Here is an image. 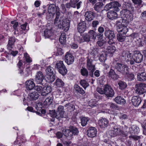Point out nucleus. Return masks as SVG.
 Segmentation results:
<instances>
[{
    "mask_svg": "<svg viewBox=\"0 0 146 146\" xmlns=\"http://www.w3.org/2000/svg\"><path fill=\"white\" fill-rule=\"evenodd\" d=\"M106 105L108 108H109L111 110H118V106L112 102H108L106 104Z\"/></svg>",
    "mask_w": 146,
    "mask_h": 146,
    "instance_id": "58836bf2",
    "label": "nucleus"
},
{
    "mask_svg": "<svg viewBox=\"0 0 146 146\" xmlns=\"http://www.w3.org/2000/svg\"><path fill=\"white\" fill-rule=\"evenodd\" d=\"M45 71L46 75L45 79L46 82H53L56 79L54 68L51 66H49L46 69Z\"/></svg>",
    "mask_w": 146,
    "mask_h": 146,
    "instance_id": "39448f33",
    "label": "nucleus"
},
{
    "mask_svg": "<svg viewBox=\"0 0 146 146\" xmlns=\"http://www.w3.org/2000/svg\"><path fill=\"white\" fill-rule=\"evenodd\" d=\"M105 89L104 94L108 97H112L114 95V93L113 90L111 86L108 84L104 86Z\"/></svg>",
    "mask_w": 146,
    "mask_h": 146,
    "instance_id": "2eb2a0df",
    "label": "nucleus"
},
{
    "mask_svg": "<svg viewBox=\"0 0 146 146\" xmlns=\"http://www.w3.org/2000/svg\"><path fill=\"white\" fill-rule=\"evenodd\" d=\"M87 133L88 137H94L96 135L97 131L95 127H91L87 130Z\"/></svg>",
    "mask_w": 146,
    "mask_h": 146,
    "instance_id": "412c9836",
    "label": "nucleus"
},
{
    "mask_svg": "<svg viewBox=\"0 0 146 146\" xmlns=\"http://www.w3.org/2000/svg\"><path fill=\"white\" fill-rule=\"evenodd\" d=\"M121 7V5L118 2L113 1L107 4L105 6L104 9L108 11L111 8H113L114 10L117 11H119V7Z\"/></svg>",
    "mask_w": 146,
    "mask_h": 146,
    "instance_id": "1a4fd4ad",
    "label": "nucleus"
},
{
    "mask_svg": "<svg viewBox=\"0 0 146 146\" xmlns=\"http://www.w3.org/2000/svg\"><path fill=\"white\" fill-rule=\"evenodd\" d=\"M55 68H57L59 73L62 75H66L67 70L62 61H58L56 64Z\"/></svg>",
    "mask_w": 146,
    "mask_h": 146,
    "instance_id": "9d476101",
    "label": "nucleus"
},
{
    "mask_svg": "<svg viewBox=\"0 0 146 146\" xmlns=\"http://www.w3.org/2000/svg\"><path fill=\"white\" fill-rule=\"evenodd\" d=\"M94 17V13L91 11H87L84 15L85 20L88 21L92 20Z\"/></svg>",
    "mask_w": 146,
    "mask_h": 146,
    "instance_id": "b1692460",
    "label": "nucleus"
},
{
    "mask_svg": "<svg viewBox=\"0 0 146 146\" xmlns=\"http://www.w3.org/2000/svg\"><path fill=\"white\" fill-rule=\"evenodd\" d=\"M105 42V41L104 40H100L97 42V44L98 46L103 48V46Z\"/></svg>",
    "mask_w": 146,
    "mask_h": 146,
    "instance_id": "052dcab7",
    "label": "nucleus"
},
{
    "mask_svg": "<svg viewBox=\"0 0 146 146\" xmlns=\"http://www.w3.org/2000/svg\"><path fill=\"white\" fill-rule=\"evenodd\" d=\"M39 96L38 93L36 91L32 92L27 97V100L28 101H32L37 100Z\"/></svg>",
    "mask_w": 146,
    "mask_h": 146,
    "instance_id": "5701e85b",
    "label": "nucleus"
},
{
    "mask_svg": "<svg viewBox=\"0 0 146 146\" xmlns=\"http://www.w3.org/2000/svg\"><path fill=\"white\" fill-rule=\"evenodd\" d=\"M87 34L91 40H95L97 35L96 32L93 30H90Z\"/></svg>",
    "mask_w": 146,
    "mask_h": 146,
    "instance_id": "f704fd0d",
    "label": "nucleus"
},
{
    "mask_svg": "<svg viewBox=\"0 0 146 146\" xmlns=\"http://www.w3.org/2000/svg\"><path fill=\"white\" fill-rule=\"evenodd\" d=\"M93 60L89 57L87 58L86 68L89 71V76L91 77L93 76V72L96 69L95 65L93 61Z\"/></svg>",
    "mask_w": 146,
    "mask_h": 146,
    "instance_id": "0eeeda50",
    "label": "nucleus"
},
{
    "mask_svg": "<svg viewBox=\"0 0 146 146\" xmlns=\"http://www.w3.org/2000/svg\"><path fill=\"white\" fill-rule=\"evenodd\" d=\"M91 41V40L87 33L84 34L81 37H79V41L81 43L84 42H88Z\"/></svg>",
    "mask_w": 146,
    "mask_h": 146,
    "instance_id": "c85d7f7f",
    "label": "nucleus"
},
{
    "mask_svg": "<svg viewBox=\"0 0 146 146\" xmlns=\"http://www.w3.org/2000/svg\"><path fill=\"white\" fill-rule=\"evenodd\" d=\"M117 31L121 33V34L125 35L128 32V28L126 27H122L121 26H117Z\"/></svg>",
    "mask_w": 146,
    "mask_h": 146,
    "instance_id": "2f4dec72",
    "label": "nucleus"
},
{
    "mask_svg": "<svg viewBox=\"0 0 146 146\" xmlns=\"http://www.w3.org/2000/svg\"><path fill=\"white\" fill-rule=\"evenodd\" d=\"M89 121L88 118L85 117H82L81 119V125L82 126H85Z\"/></svg>",
    "mask_w": 146,
    "mask_h": 146,
    "instance_id": "8fccbe9b",
    "label": "nucleus"
},
{
    "mask_svg": "<svg viewBox=\"0 0 146 146\" xmlns=\"http://www.w3.org/2000/svg\"><path fill=\"white\" fill-rule=\"evenodd\" d=\"M44 78L43 73L41 71H38L37 72L34 81L37 84H41Z\"/></svg>",
    "mask_w": 146,
    "mask_h": 146,
    "instance_id": "dca6fc26",
    "label": "nucleus"
},
{
    "mask_svg": "<svg viewBox=\"0 0 146 146\" xmlns=\"http://www.w3.org/2000/svg\"><path fill=\"white\" fill-rule=\"evenodd\" d=\"M114 129L115 132L113 130H110L109 131V134L111 136L113 137L115 136L117 134V133L121 136L125 137L127 136L129 133H131L129 130L130 129H132V128L131 127L128 128L127 126L124 125L122 127V130H120L119 128L115 127L114 128ZM132 133L133 132H132Z\"/></svg>",
    "mask_w": 146,
    "mask_h": 146,
    "instance_id": "f03ea898",
    "label": "nucleus"
},
{
    "mask_svg": "<svg viewBox=\"0 0 146 146\" xmlns=\"http://www.w3.org/2000/svg\"><path fill=\"white\" fill-rule=\"evenodd\" d=\"M66 37L65 34L64 33H62L59 38V40L61 44H64L66 42Z\"/></svg>",
    "mask_w": 146,
    "mask_h": 146,
    "instance_id": "c03bdc74",
    "label": "nucleus"
},
{
    "mask_svg": "<svg viewBox=\"0 0 146 146\" xmlns=\"http://www.w3.org/2000/svg\"><path fill=\"white\" fill-rule=\"evenodd\" d=\"M64 108L62 106H60L57 109L56 112L55 110H50V116L53 118L55 117L59 120H60L64 117Z\"/></svg>",
    "mask_w": 146,
    "mask_h": 146,
    "instance_id": "20e7f679",
    "label": "nucleus"
},
{
    "mask_svg": "<svg viewBox=\"0 0 146 146\" xmlns=\"http://www.w3.org/2000/svg\"><path fill=\"white\" fill-rule=\"evenodd\" d=\"M81 1H79V0H70L69 2L66 3L65 5L67 9H69L71 7L75 8L77 7L79 9L80 7Z\"/></svg>",
    "mask_w": 146,
    "mask_h": 146,
    "instance_id": "9b49d317",
    "label": "nucleus"
},
{
    "mask_svg": "<svg viewBox=\"0 0 146 146\" xmlns=\"http://www.w3.org/2000/svg\"><path fill=\"white\" fill-rule=\"evenodd\" d=\"M15 41V38L14 37H10L9 39L7 48L9 50H11L12 48V46L14 45Z\"/></svg>",
    "mask_w": 146,
    "mask_h": 146,
    "instance_id": "72a5a7b5",
    "label": "nucleus"
},
{
    "mask_svg": "<svg viewBox=\"0 0 146 146\" xmlns=\"http://www.w3.org/2000/svg\"><path fill=\"white\" fill-rule=\"evenodd\" d=\"M96 91L98 92L100 94H104L105 90L104 89V86L103 88L99 87H98L96 89Z\"/></svg>",
    "mask_w": 146,
    "mask_h": 146,
    "instance_id": "5fc2aeb1",
    "label": "nucleus"
},
{
    "mask_svg": "<svg viewBox=\"0 0 146 146\" xmlns=\"http://www.w3.org/2000/svg\"><path fill=\"white\" fill-rule=\"evenodd\" d=\"M124 54L127 58V60L131 65L141 63L143 60V55L138 51H134L132 54L130 52L123 51V54Z\"/></svg>",
    "mask_w": 146,
    "mask_h": 146,
    "instance_id": "f257e3e1",
    "label": "nucleus"
},
{
    "mask_svg": "<svg viewBox=\"0 0 146 146\" xmlns=\"http://www.w3.org/2000/svg\"><path fill=\"white\" fill-rule=\"evenodd\" d=\"M119 88L121 90L124 89L127 87L126 83L122 81H119L118 82Z\"/></svg>",
    "mask_w": 146,
    "mask_h": 146,
    "instance_id": "a18cd8bd",
    "label": "nucleus"
},
{
    "mask_svg": "<svg viewBox=\"0 0 146 146\" xmlns=\"http://www.w3.org/2000/svg\"><path fill=\"white\" fill-rule=\"evenodd\" d=\"M80 72L81 75L85 78L88 77L89 75L87 69L85 68H82L81 69Z\"/></svg>",
    "mask_w": 146,
    "mask_h": 146,
    "instance_id": "a19ab883",
    "label": "nucleus"
},
{
    "mask_svg": "<svg viewBox=\"0 0 146 146\" xmlns=\"http://www.w3.org/2000/svg\"><path fill=\"white\" fill-rule=\"evenodd\" d=\"M80 83L81 85L85 89L89 86V84L85 80H81Z\"/></svg>",
    "mask_w": 146,
    "mask_h": 146,
    "instance_id": "3c124183",
    "label": "nucleus"
},
{
    "mask_svg": "<svg viewBox=\"0 0 146 146\" xmlns=\"http://www.w3.org/2000/svg\"><path fill=\"white\" fill-rule=\"evenodd\" d=\"M87 29L86 24L85 21L79 23L77 26L78 32L80 33H84Z\"/></svg>",
    "mask_w": 146,
    "mask_h": 146,
    "instance_id": "a211bd4d",
    "label": "nucleus"
},
{
    "mask_svg": "<svg viewBox=\"0 0 146 146\" xmlns=\"http://www.w3.org/2000/svg\"><path fill=\"white\" fill-rule=\"evenodd\" d=\"M52 34L51 29H46L44 31V36L45 38H49Z\"/></svg>",
    "mask_w": 146,
    "mask_h": 146,
    "instance_id": "37998d69",
    "label": "nucleus"
},
{
    "mask_svg": "<svg viewBox=\"0 0 146 146\" xmlns=\"http://www.w3.org/2000/svg\"><path fill=\"white\" fill-rule=\"evenodd\" d=\"M104 35L108 39H113L115 37L113 31L109 29L105 30Z\"/></svg>",
    "mask_w": 146,
    "mask_h": 146,
    "instance_id": "cd10ccee",
    "label": "nucleus"
},
{
    "mask_svg": "<svg viewBox=\"0 0 146 146\" xmlns=\"http://www.w3.org/2000/svg\"><path fill=\"white\" fill-rule=\"evenodd\" d=\"M51 87L49 86H46L44 87L42 90L41 95L46 96L51 92Z\"/></svg>",
    "mask_w": 146,
    "mask_h": 146,
    "instance_id": "7c9ffc66",
    "label": "nucleus"
},
{
    "mask_svg": "<svg viewBox=\"0 0 146 146\" xmlns=\"http://www.w3.org/2000/svg\"><path fill=\"white\" fill-rule=\"evenodd\" d=\"M56 17L54 20V24L55 26H57L58 24H60V21H62L63 16H61L60 19L59 17L60 15V8L59 7H57L56 8Z\"/></svg>",
    "mask_w": 146,
    "mask_h": 146,
    "instance_id": "f3484780",
    "label": "nucleus"
},
{
    "mask_svg": "<svg viewBox=\"0 0 146 146\" xmlns=\"http://www.w3.org/2000/svg\"><path fill=\"white\" fill-rule=\"evenodd\" d=\"M115 101L117 104H123L125 103V101L123 98L121 96H118L115 98Z\"/></svg>",
    "mask_w": 146,
    "mask_h": 146,
    "instance_id": "c9c22d12",
    "label": "nucleus"
},
{
    "mask_svg": "<svg viewBox=\"0 0 146 146\" xmlns=\"http://www.w3.org/2000/svg\"><path fill=\"white\" fill-rule=\"evenodd\" d=\"M98 124L101 128H104L108 126L109 121L106 118H102L98 121Z\"/></svg>",
    "mask_w": 146,
    "mask_h": 146,
    "instance_id": "aec40b11",
    "label": "nucleus"
},
{
    "mask_svg": "<svg viewBox=\"0 0 146 146\" xmlns=\"http://www.w3.org/2000/svg\"><path fill=\"white\" fill-rule=\"evenodd\" d=\"M18 25V23L17 22H15V23L13 25L12 27L15 30L14 34L15 35L19 34L20 33V31L17 28Z\"/></svg>",
    "mask_w": 146,
    "mask_h": 146,
    "instance_id": "09e8293b",
    "label": "nucleus"
},
{
    "mask_svg": "<svg viewBox=\"0 0 146 146\" xmlns=\"http://www.w3.org/2000/svg\"><path fill=\"white\" fill-rule=\"evenodd\" d=\"M99 59L100 62H104L106 60V56L104 54H101L99 57Z\"/></svg>",
    "mask_w": 146,
    "mask_h": 146,
    "instance_id": "13d9d810",
    "label": "nucleus"
},
{
    "mask_svg": "<svg viewBox=\"0 0 146 146\" xmlns=\"http://www.w3.org/2000/svg\"><path fill=\"white\" fill-rule=\"evenodd\" d=\"M132 11L122 10V11H120L121 16L123 19L131 21L133 20V15L132 13Z\"/></svg>",
    "mask_w": 146,
    "mask_h": 146,
    "instance_id": "ddd939ff",
    "label": "nucleus"
},
{
    "mask_svg": "<svg viewBox=\"0 0 146 146\" xmlns=\"http://www.w3.org/2000/svg\"><path fill=\"white\" fill-rule=\"evenodd\" d=\"M53 98L51 97H49L47 98L45 101L43 102V104L44 105H49L52 103Z\"/></svg>",
    "mask_w": 146,
    "mask_h": 146,
    "instance_id": "de8ad7c7",
    "label": "nucleus"
},
{
    "mask_svg": "<svg viewBox=\"0 0 146 146\" xmlns=\"http://www.w3.org/2000/svg\"><path fill=\"white\" fill-rule=\"evenodd\" d=\"M54 84L58 87H61L64 85V83L61 79L58 78L56 80Z\"/></svg>",
    "mask_w": 146,
    "mask_h": 146,
    "instance_id": "79ce46f5",
    "label": "nucleus"
},
{
    "mask_svg": "<svg viewBox=\"0 0 146 146\" xmlns=\"http://www.w3.org/2000/svg\"><path fill=\"white\" fill-rule=\"evenodd\" d=\"M26 87L28 90H32L35 86V84L33 81L30 80L27 81L25 83Z\"/></svg>",
    "mask_w": 146,
    "mask_h": 146,
    "instance_id": "a878e982",
    "label": "nucleus"
},
{
    "mask_svg": "<svg viewBox=\"0 0 146 146\" xmlns=\"http://www.w3.org/2000/svg\"><path fill=\"white\" fill-rule=\"evenodd\" d=\"M98 31L99 33H103L104 31V27L101 26L99 27L98 29Z\"/></svg>",
    "mask_w": 146,
    "mask_h": 146,
    "instance_id": "69168bd1",
    "label": "nucleus"
},
{
    "mask_svg": "<svg viewBox=\"0 0 146 146\" xmlns=\"http://www.w3.org/2000/svg\"><path fill=\"white\" fill-rule=\"evenodd\" d=\"M114 68L117 71L123 75L127 74L129 72L128 67L125 65L120 63H117L114 66Z\"/></svg>",
    "mask_w": 146,
    "mask_h": 146,
    "instance_id": "423d86ee",
    "label": "nucleus"
},
{
    "mask_svg": "<svg viewBox=\"0 0 146 146\" xmlns=\"http://www.w3.org/2000/svg\"><path fill=\"white\" fill-rule=\"evenodd\" d=\"M119 116V119L122 120L125 119L128 117V115L125 114H120Z\"/></svg>",
    "mask_w": 146,
    "mask_h": 146,
    "instance_id": "0e129e2a",
    "label": "nucleus"
},
{
    "mask_svg": "<svg viewBox=\"0 0 146 146\" xmlns=\"http://www.w3.org/2000/svg\"><path fill=\"white\" fill-rule=\"evenodd\" d=\"M79 132L77 127L72 125L69 127L68 129H64L62 130L63 134L69 139H71L73 135H78Z\"/></svg>",
    "mask_w": 146,
    "mask_h": 146,
    "instance_id": "7ed1b4c3",
    "label": "nucleus"
},
{
    "mask_svg": "<svg viewBox=\"0 0 146 146\" xmlns=\"http://www.w3.org/2000/svg\"><path fill=\"white\" fill-rule=\"evenodd\" d=\"M58 7V6H56V5L53 4H51L48 6V13L47 14V17L48 18H50L51 17H53L55 12L56 11V8Z\"/></svg>",
    "mask_w": 146,
    "mask_h": 146,
    "instance_id": "4468645a",
    "label": "nucleus"
},
{
    "mask_svg": "<svg viewBox=\"0 0 146 146\" xmlns=\"http://www.w3.org/2000/svg\"><path fill=\"white\" fill-rule=\"evenodd\" d=\"M24 56L26 62L27 63H30L32 62L31 58L30 57L29 55L27 53H25L24 54Z\"/></svg>",
    "mask_w": 146,
    "mask_h": 146,
    "instance_id": "864d4df0",
    "label": "nucleus"
},
{
    "mask_svg": "<svg viewBox=\"0 0 146 146\" xmlns=\"http://www.w3.org/2000/svg\"><path fill=\"white\" fill-rule=\"evenodd\" d=\"M74 56L70 53L67 52L64 57V60L68 64H72L74 61Z\"/></svg>",
    "mask_w": 146,
    "mask_h": 146,
    "instance_id": "6ab92c4d",
    "label": "nucleus"
},
{
    "mask_svg": "<svg viewBox=\"0 0 146 146\" xmlns=\"http://www.w3.org/2000/svg\"><path fill=\"white\" fill-rule=\"evenodd\" d=\"M57 53L58 55H62L63 54V52L61 48H58L57 49Z\"/></svg>",
    "mask_w": 146,
    "mask_h": 146,
    "instance_id": "774afa93",
    "label": "nucleus"
},
{
    "mask_svg": "<svg viewBox=\"0 0 146 146\" xmlns=\"http://www.w3.org/2000/svg\"><path fill=\"white\" fill-rule=\"evenodd\" d=\"M27 25V23H26L25 24L21 25L20 26V29H19L20 31V33L23 31H24L25 30L26 26Z\"/></svg>",
    "mask_w": 146,
    "mask_h": 146,
    "instance_id": "bf43d9fd",
    "label": "nucleus"
},
{
    "mask_svg": "<svg viewBox=\"0 0 146 146\" xmlns=\"http://www.w3.org/2000/svg\"><path fill=\"white\" fill-rule=\"evenodd\" d=\"M125 36L121 34H117V39L119 42H123L125 40Z\"/></svg>",
    "mask_w": 146,
    "mask_h": 146,
    "instance_id": "49530a36",
    "label": "nucleus"
},
{
    "mask_svg": "<svg viewBox=\"0 0 146 146\" xmlns=\"http://www.w3.org/2000/svg\"><path fill=\"white\" fill-rule=\"evenodd\" d=\"M99 22L98 21H94L92 22V27L94 28H96L97 25L99 24Z\"/></svg>",
    "mask_w": 146,
    "mask_h": 146,
    "instance_id": "680f3d73",
    "label": "nucleus"
},
{
    "mask_svg": "<svg viewBox=\"0 0 146 146\" xmlns=\"http://www.w3.org/2000/svg\"><path fill=\"white\" fill-rule=\"evenodd\" d=\"M135 92L137 94L141 95L146 92V84L143 83H140L136 84L135 86Z\"/></svg>",
    "mask_w": 146,
    "mask_h": 146,
    "instance_id": "6e6552de",
    "label": "nucleus"
},
{
    "mask_svg": "<svg viewBox=\"0 0 146 146\" xmlns=\"http://www.w3.org/2000/svg\"><path fill=\"white\" fill-rule=\"evenodd\" d=\"M35 89L38 92H40L42 91V88L40 86H35L34 87Z\"/></svg>",
    "mask_w": 146,
    "mask_h": 146,
    "instance_id": "e2e57ef3",
    "label": "nucleus"
},
{
    "mask_svg": "<svg viewBox=\"0 0 146 146\" xmlns=\"http://www.w3.org/2000/svg\"><path fill=\"white\" fill-rule=\"evenodd\" d=\"M62 143L64 145L66 146H69L71 143V142L70 141H67L64 140L62 141Z\"/></svg>",
    "mask_w": 146,
    "mask_h": 146,
    "instance_id": "338daca9",
    "label": "nucleus"
},
{
    "mask_svg": "<svg viewBox=\"0 0 146 146\" xmlns=\"http://www.w3.org/2000/svg\"><path fill=\"white\" fill-rule=\"evenodd\" d=\"M70 20L69 19L65 17H63L62 21H60V24H58L56 26L59 28H65L68 29L70 26Z\"/></svg>",
    "mask_w": 146,
    "mask_h": 146,
    "instance_id": "f8f14e48",
    "label": "nucleus"
},
{
    "mask_svg": "<svg viewBox=\"0 0 146 146\" xmlns=\"http://www.w3.org/2000/svg\"><path fill=\"white\" fill-rule=\"evenodd\" d=\"M74 88L76 92L78 93L83 95L85 93V92L83 89L78 85H75Z\"/></svg>",
    "mask_w": 146,
    "mask_h": 146,
    "instance_id": "e433bc0d",
    "label": "nucleus"
},
{
    "mask_svg": "<svg viewBox=\"0 0 146 146\" xmlns=\"http://www.w3.org/2000/svg\"><path fill=\"white\" fill-rule=\"evenodd\" d=\"M116 50L115 47L113 45L108 46L106 49V52L111 54L113 53Z\"/></svg>",
    "mask_w": 146,
    "mask_h": 146,
    "instance_id": "4c0bfd02",
    "label": "nucleus"
},
{
    "mask_svg": "<svg viewBox=\"0 0 146 146\" xmlns=\"http://www.w3.org/2000/svg\"><path fill=\"white\" fill-rule=\"evenodd\" d=\"M125 75H127V78L129 81H132L133 80L134 78V75L133 74H129L128 72L127 74H125Z\"/></svg>",
    "mask_w": 146,
    "mask_h": 146,
    "instance_id": "4d7b16f0",
    "label": "nucleus"
},
{
    "mask_svg": "<svg viewBox=\"0 0 146 146\" xmlns=\"http://www.w3.org/2000/svg\"><path fill=\"white\" fill-rule=\"evenodd\" d=\"M103 2H99L96 3L94 6V9L97 12H100L104 5Z\"/></svg>",
    "mask_w": 146,
    "mask_h": 146,
    "instance_id": "473e14b6",
    "label": "nucleus"
},
{
    "mask_svg": "<svg viewBox=\"0 0 146 146\" xmlns=\"http://www.w3.org/2000/svg\"><path fill=\"white\" fill-rule=\"evenodd\" d=\"M98 56V49L94 48L91 50L90 54L88 57L91 58H97Z\"/></svg>",
    "mask_w": 146,
    "mask_h": 146,
    "instance_id": "bb28decb",
    "label": "nucleus"
},
{
    "mask_svg": "<svg viewBox=\"0 0 146 146\" xmlns=\"http://www.w3.org/2000/svg\"><path fill=\"white\" fill-rule=\"evenodd\" d=\"M130 21L128 20L123 19H122L121 21V23L120 25H119V26H121L122 27H127L128 25L129 22Z\"/></svg>",
    "mask_w": 146,
    "mask_h": 146,
    "instance_id": "603ef678",
    "label": "nucleus"
},
{
    "mask_svg": "<svg viewBox=\"0 0 146 146\" xmlns=\"http://www.w3.org/2000/svg\"><path fill=\"white\" fill-rule=\"evenodd\" d=\"M108 74L109 78L115 80H117L119 77V75L116 74L114 70L112 68H110Z\"/></svg>",
    "mask_w": 146,
    "mask_h": 146,
    "instance_id": "4be33fe9",
    "label": "nucleus"
},
{
    "mask_svg": "<svg viewBox=\"0 0 146 146\" xmlns=\"http://www.w3.org/2000/svg\"><path fill=\"white\" fill-rule=\"evenodd\" d=\"M107 17L110 19L113 20L117 18V14L116 12L111 11L108 12Z\"/></svg>",
    "mask_w": 146,
    "mask_h": 146,
    "instance_id": "c756f323",
    "label": "nucleus"
},
{
    "mask_svg": "<svg viewBox=\"0 0 146 146\" xmlns=\"http://www.w3.org/2000/svg\"><path fill=\"white\" fill-rule=\"evenodd\" d=\"M97 102L95 100H91L88 103L89 106L90 107L96 106L97 104Z\"/></svg>",
    "mask_w": 146,
    "mask_h": 146,
    "instance_id": "6e6d98bb",
    "label": "nucleus"
},
{
    "mask_svg": "<svg viewBox=\"0 0 146 146\" xmlns=\"http://www.w3.org/2000/svg\"><path fill=\"white\" fill-rule=\"evenodd\" d=\"M123 10L130 11H133V8L131 6L130 3L128 2H125L123 4Z\"/></svg>",
    "mask_w": 146,
    "mask_h": 146,
    "instance_id": "ea45409f",
    "label": "nucleus"
},
{
    "mask_svg": "<svg viewBox=\"0 0 146 146\" xmlns=\"http://www.w3.org/2000/svg\"><path fill=\"white\" fill-rule=\"evenodd\" d=\"M132 104L135 106L137 107L140 104L141 100L139 96H135L133 97L131 99Z\"/></svg>",
    "mask_w": 146,
    "mask_h": 146,
    "instance_id": "393cba45",
    "label": "nucleus"
}]
</instances>
